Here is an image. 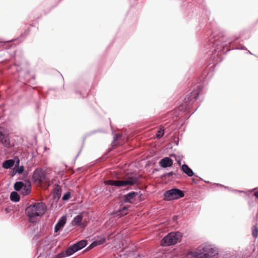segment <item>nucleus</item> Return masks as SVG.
Instances as JSON below:
<instances>
[{"label":"nucleus","mask_w":258,"mask_h":258,"mask_svg":"<svg viewBox=\"0 0 258 258\" xmlns=\"http://www.w3.org/2000/svg\"><path fill=\"white\" fill-rule=\"evenodd\" d=\"M164 199L166 201L176 200L184 197L183 192L177 188H172L165 192Z\"/></svg>","instance_id":"obj_5"},{"label":"nucleus","mask_w":258,"mask_h":258,"mask_svg":"<svg viewBox=\"0 0 258 258\" xmlns=\"http://www.w3.org/2000/svg\"><path fill=\"white\" fill-rule=\"evenodd\" d=\"M15 160L13 159H9L4 161L3 163V167L5 169H9L14 166Z\"/></svg>","instance_id":"obj_16"},{"label":"nucleus","mask_w":258,"mask_h":258,"mask_svg":"<svg viewBox=\"0 0 258 258\" xmlns=\"http://www.w3.org/2000/svg\"><path fill=\"white\" fill-rule=\"evenodd\" d=\"M241 49H245V48L243 47H242V48H241Z\"/></svg>","instance_id":"obj_35"},{"label":"nucleus","mask_w":258,"mask_h":258,"mask_svg":"<svg viewBox=\"0 0 258 258\" xmlns=\"http://www.w3.org/2000/svg\"><path fill=\"white\" fill-rule=\"evenodd\" d=\"M181 169L188 176L191 177L194 174L193 171L186 164H183L181 167Z\"/></svg>","instance_id":"obj_14"},{"label":"nucleus","mask_w":258,"mask_h":258,"mask_svg":"<svg viewBox=\"0 0 258 258\" xmlns=\"http://www.w3.org/2000/svg\"><path fill=\"white\" fill-rule=\"evenodd\" d=\"M221 40L218 41V39L212 41L211 39H210V43H213V46L214 47V51L215 52H219L223 50L227 45V44L225 43H221Z\"/></svg>","instance_id":"obj_7"},{"label":"nucleus","mask_w":258,"mask_h":258,"mask_svg":"<svg viewBox=\"0 0 258 258\" xmlns=\"http://www.w3.org/2000/svg\"><path fill=\"white\" fill-rule=\"evenodd\" d=\"M24 183L22 181L16 182L14 184V189L17 191H19L23 187Z\"/></svg>","instance_id":"obj_20"},{"label":"nucleus","mask_w":258,"mask_h":258,"mask_svg":"<svg viewBox=\"0 0 258 258\" xmlns=\"http://www.w3.org/2000/svg\"><path fill=\"white\" fill-rule=\"evenodd\" d=\"M182 236V234L180 232H170L162 239L161 244L164 246L175 244Z\"/></svg>","instance_id":"obj_4"},{"label":"nucleus","mask_w":258,"mask_h":258,"mask_svg":"<svg viewBox=\"0 0 258 258\" xmlns=\"http://www.w3.org/2000/svg\"><path fill=\"white\" fill-rule=\"evenodd\" d=\"M82 220V215L81 214H79L73 218V220L72 221V224L73 225H81Z\"/></svg>","instance_id":"obj_15"},{"label":"nucleus","mask_w":258,"mask_h":258,"mask_svg":"<svg viewBox=\"0 0 258 258\" xmlns=\"http://www.w3.org/2000/svg\"><path fill=\"white\" fill-rule=\"evenodd\" d=\"M164 135V130L162 128H160L158 133L156 134V137L157 138H161Z\"/></svg>","instance_id":"obj_23"},{"label":"nucleus","mask_w":258,"mask_h":258,"mask_svg":"<svg viewBox=\"0 0 258 258\" xmlns=\"http://www.w3.org/2000/svg\"><path fill=\"white\" fill-rule=\"evenodd\" d=\"M54 190L56 191V195L58 197H59L60 196V194H61V188L58 185H57Z\"/></svg>","instance_id":"obj_26"},{"label":"nucleus","mask_w":258,"mask_h":258,"mask_svg":"<svg viewBox=\"0 0 258 258\" xmlns=\"http://www.w3.org/2000/svg\"><path fill=\"white\" fill-rule=\"evenodd\" d=\"M22 194L24 195H28L31 191V187L30 185H23V187L21 189Z\"/></svg>","instance_id":"obj_18"},{"label":"nucleus","mask_w":258,"mask_h":258,"mask_svg":"<svg viewBox=\"0 0 258 258\" xmlns=\"http://www.w3.org/2000/svg\"><path fill=\"white\" fill-rule=\"evenodd\" d=\"M78 245H79V246L82 248H84L85 247L87 244V241L86 240H83L79 241L77 242Z\"/></svg>","instance_id":"obj_21"},{"label":"nucleus","mask_w":258,"mask_h":258,"mask_svg":"<svg viewBox=\"0 0 258 258\" xmlns=\"http://www.w3.org/2000/svg\"><path fill=\"white\" fill-rule=\"evenodd\" d=\"M120 136H121V135L119 133L115 134L114 135L113 140L111 143L112 146H115L116 145L115 142L117 141L118 138H119Z\"/></svg>","instance_id":"obj_22"},{"label":"nucleus","mask_w":258,"mask_h":258,"mask_svg":"<svg viewBox=\"0 0 258 258\" xmlns=\"http://www.w3.org/2000/svg\"><path fill=\"white\" fill-rule=\"evenodd\" d=\"M128 208V207L124 206L121 210L119 211V214L121 215H125L126 213H124L125 212Z\"/></svg>","instance_id":"obj_27"},{"label":"nucleus","mask_w":258,"mask_h":258,"mask_svg":"<svg viewBox=\"0 0 258 258\" xmlns=\"http://www.w3.org/2000/svg\"><path fill=\"white\" fill-rule=\"evenodd\" d=\"M71 197V193L70 192H67L62 197V199L63 201L68 200Z\"/></svg>","instance_id":"obj_25"},{"label":"nucleus","mask_w":258,"mask_h":258,"mask_svg":"<svg viewBox=\"0 0 258 258\" xmlns=\"http://www.w3.org/2000/svg\"><path fill=\"white\" fill-rule=\"evenodd\" d=\"M179 109H180L181 110H182V106H181L179 108Z\"/></svg>","instance_id":"obj_34"},{"label":"nucleus","mask_w":258,"mask_h":258,"mask_svg":"<svg viewBox=\"0 0 258 258\" xmlns=\"http://www.w3.org/2000/svg\"><path fill=\"white\" fill-rule=\"evenodd\" d=\"M5 137H6L5 135L2 132H0V141H1Z\"/></svg>","instance_id":"obj_29"},{"label":"nucleus","mask_w":258,"mask_h":258,"mask_svg":"<svg viewBox=\"0 0 258 258\" xmlns=\"http://www.w3.org/2000/svg\"><path fill=\"white\" fill-rule=\"evenodd\" d=\"M16 166H18L19 164V162H20V160L18 158H17V160L16 161Z\"/></svg>","instance_id":"obj_30"},{"label":"nucleus","mask_w":258,"mask_h":258,"mask_svg":"<svg viewBox=\"0 0 258 258\" xmlns=\"http://www.w3.org/2000/svg\"><path fill=\"white\" fill-rule=\"evenodd\" d=\"M24 170V167L23 166H21L18 168L16 170V172L20 174L23 173Z\"/></svg>","instance_id":"obj_28"},{"label":"nucleus","mask_w":258,"mask_h":258,"mask_svg":"<svg viewBox=\"0 0 258 258\" xmlns=\"http://www.w3.org/2000/svg\"><path fill=\"white\" fill-rule=\"evenodd\" d=\"M254 195L258 199V191L255 192Z\"/></svg>","instance_id":"obj_32"},{"label":"nucleus","mask_w":258,"mask_h":258,"mask_svg":"<svg viewBox=\"0 0 258 258\" xmlns=\"http://www.w3.org/2000/svg\"><path fill=\"white\" fill-rule=\"evenodd\" d=\"M33 178L35 181L42 182L45 179V175L42 171L36 169L33 173Z\"/></svg>","instance_id":"obj_8"},{"label":"nucleus","mask_w":258,"mask_h":258,"mask_svg":"<svg viewBox=\"0 0 258 258\" xmlns=\"http://www.w3.org/2000/svg\"><path fill=\"white\" fill-rule=\"evenodd\" d=\"M159 163L161 167L163 168H167L171 167L172 165L173 161L169 157H166L162 159Z\"/></svg>","instance_id":"obj_10"},{"label":"nucleus","mask_w":258,"mask_h":258,"mask_svg":"<svg viewBox=\"0 0 258 258\" xmlns=\"http://www.w3.org/2000/svg\"><path fill=\"white\" fill-rule=\"evenodd\" d=\"M1 142L6 147H9L11 146L10 140L7 137H5Z\"/></svg>","instance_id":"obj_19"},{"label":"nucleus","mask_w":258,"mask_h":258,"mask_svg":"<svg viewBox=\"0 0 258 258\" xmlns=\"http://www.w3.org/2000/svg\"><path fill=\"white\" fill-rule=\"evenodd\" d=\"M0 42H2V41H0Z\"/></svg>","instance_id":"obj_36"},{"label":"nucleus","mask_w":258,"mask_h":258,"mask_svg":"<svg viewBox=\"0 0 258 258\" xmlns=\"http://www.w3.org/2000/svg\"><path fill=\"white\" fill-rule=\"evenodd\" d=\"M137 193L134 191L131 192L123 197V200L125 203H132V200L134 199Z\"/></svg>","instance_id":"obj_13"},{"label":"nucleus","mask_w":258,"mask_h":258,"mask_svg":"<svg viewBox=\"0 0 258 258\" xmlns=\"http://www.w3.org/2000/svg\"><path fill=\"white\" fill-rule=\"evenodd\" d=\"M105 242V238L103 236H98L91 244L90 247H93L97 245L102 244Z\"/></svg>","instance_id":"obj_12"},{"label":"nucleus","mask_w":258,"mask_h":258,"mask_svg":"<svg viewBox=\"0 0 258 258\" xmlns=\"http://www.w3.org/2000/svg\"><path fill=\"white\" fill-rule=\"evenodd\" d=\"M138 182V178L137 177L131 176L124 180H107L104 181V183L106 186H115L120 187L127 185H133L137 183ZM106 190L110 192H112L114 191L115 188L107 186Z\"/></svg>","instance_id":"obj_3"},{"label":"nucleus","mask_w":258,"mask_h":258,"mask_svg":"<svg viewBox=\"0 0 258 258\" xmlns=\"http://www.w3.org/2000/svg\"><path fill=\"white\" fill-rule=\"evenodd\" d=\"M218 254V250L211 245L203 244L196 251L190 252L183 258H213Z\"/></svg>","instance_id":"obj_1"},{"label":"nucleus","mask_w":258,"mask_h":258,"mask_svg":"<svg viewBox=\"0 0 258 258\" xmlns=\"http://www.w3.org/2000/svg\"><path fill=\"white\" fill-rule=\"evenodd\" d=\"M252 235L254 237H256L258 235V228L256 226H253L252 227Z\"/></svg>","instance_id":"obj_24"},{"label":"nucleus","mask_w":258,"mask_h":258,"mask_svg":"<svg viewBox=\"0 0 258 258\" xmlns=\"http://www.w3.org/2000/svg\"><path fill=\"white\" fill-rule=\"evenodd\" d=\"M201 85H198V86H197V87H198V89H199V91L201 90Z\"/></svg>","instance_id":"obj_33"},{"label":"nucleus","mask_w":258,"mask_h":258,"mask_svg":"<svg viewBox=\"0 0 258 258\" xmlns=\"http://www.w3.org/2000/svg\"><path fill=\"white\" fill-rule=\"evenodd\" d=\"M67 218L65 216H62L58 220L57 223L55 226L54 231L57 232L60 229H61L66 223Z\"/></svg>","instance_id":"obj_11"},{"label":"nucleus","mask_w":258,"mask_h":258,"mask_svg":"<svg viewBox=\"0 0 258 258\" xmlns=\"http://www.w3.org/2000/svg\"><path fill=\"white\" fill-rule=\"evenodd\" d=\"M169 176H172L174 174L173 172H170L167 174Z\"/></svg>","instance_id":"obj_31"},{"label":"nucleus","mask_w":258,"mask_h":258,"mask_svg":"<svg viewBox=\"0 0 258 258\" xmlns=\"http://www.w3.org/2000/svg\"><path fill=\"white\" fill-rule=\"evenodd\" d=\"M10 199L14 202H18L20 201V196L16 191H12L10 194Z\"/></svg>","instance_id":"obj_17"},{"label":"nucleus","mask_w":258,"mask_h":258,"mask_svg":"<svg viewBox=\"0 0 258 258\" xmlns=\"http://www.w3.org/2000/svg\"><path fill=\"white\" fill-rule=\"evenodd\" d=\"M82 248L77 244V243L69 247L66 250L62 251L57 254L55 258H64L67 256H70L74 253L75 252L81 249Z\"/></svg>","instance_id":"obj_6"},{"label":"nucleus","mask_w":258,"mask_h":258,"mask_svg":"<svg viewBox=\"0 0 258 258\" xmlns=\"http://www.w3.org/2000/svg\"><path fill=\"white\" fill-rule=\"evenodd\" d=\"M46 210V206L42 202L33 203L26 209V213L30 222H35L37 217L42 216Z\"/></svg>","instance_id":"obj_2"},{"label":"nucleus","mask_w":258,"mask_h":258,"mask_svg":"<svg viewBox=\"0 0 258 258\" xmlns=\"http://www.w3.org/2000/svg\"><path fill=\"white\" fill-rule=\"evenodd\" d=\"M199 97V92L196 90H194L190 93V95L189 96H186L185 98V102L186 103L188 102V104L187 106H188L189 104L192 103L194 101L196 100Z\"/></svg>","instance_id":"obj_9"}]
</instances>
